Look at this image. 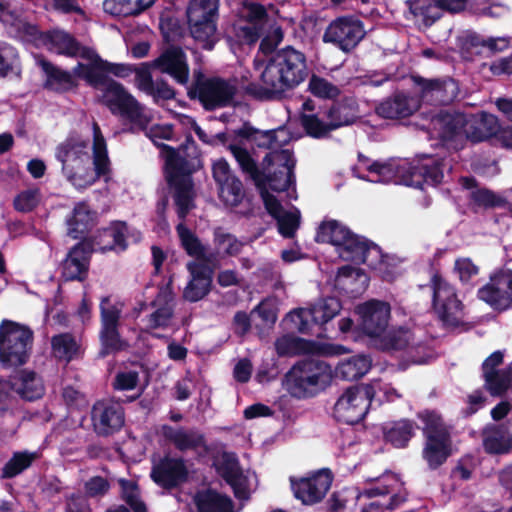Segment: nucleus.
Wrapping results in <instances>:
<instances>
[{"label": "nucleus", "instance_id": "nucleus-1", "mask_svg": "<svg viewBox=\"0 0 512 512\" xmlns=\"http://www.w3.org/2000/svg\"><path fill=\"white\" fill-rule=\"evenodd\" d=\"M56 158L62 163L66 179L76 188L89 187L110 172L106 141L97 123H93L92 146L70 138L58 146Z\"/></svg>", "mask_w": 512, "mask_h": 512}, {"label": "nucleus", "instance_id": "nucleus-2", "mask_svg": "<svg viewBox=\"0 0 512 512\" xmlns=\"http://www.w3.org/2000/svg\"><path fill=\"white\" fill-rule=\"evenodd\" d=\"M308 76L306 56L292 46L276 50L269 58L260 80L250 82L245 91L256 100H280Z\"/></svg>", "mask_w": 512, "mask_h": 512}, {"label": "nucleus", "instance_id": "nucleus-3", "mask_svg": "<svg viewBox=\"0 0 512 512\" xmlns=\"http://www.w3.org/2000/svg\"><path fill=\"white\" fill-rule=\"evenodd\" d=\"M161 148L165 157L164 177L168 186L174 189L177 216L185 221L195 207L192 175L202 167L201 154L192 135H188L178 148L170 145H163Z\"/></svg>", "mask_w": 512, "mask_h": 512}, {"label": "nucleus", "instance_id": "nucleus-4", "mask_svg": "<svg viewBox=\"0 0 512 512\" xmlns=\"http://www.w3.org/2000/svg\"><path fill=\"white\" fill-rule=\"evenodd\" d=\"M317 243L331 244L344 261L376 265L382 258L381 248L373 241L351 231L337 220L323 221L316 232Z\"/></svg>", "mask_w": 512, "mask_h": 512}, {"label": "nucleus", "instance_id": "nucleus-5", "mask_svg": "<svg viewBox=\"0 0 512 512\" xmlns=\"http://www.w3.org/2000/svg\"><path fill=\"white\" fill-rule=\"evenodd\" d=\"M83 53L91 60V64L78 63L74 74L102 92L103 100L112 113L125 116L128 112L126 91L118 82L109 79L108 74L122 77L125 76L127 68L103 61L93 50H84Z\"/></svg>", "mask_w": 512, "mask_h": 512}, {"label": "nucleus", "instance_id": "nucleus-6", "mask_svg": "<svg viewBox=\"0 0 512 512\" xmlns=\"http://www.w3.org/2000/svg\"><path fill=\"white\" fill-rule=\"evenodd\" d=\"M333 370L326 361L306 358L297 361L286 372L283 386L296 399H310L330 386Z\"/></svg>", "mask_w": 512, "mask_h": 512}, {"label": "nucleus", "instance_id": "nucleus-7", "mask_svg": "<svg viewBox=\"0 0 512 512\" xmlns=\"http://www.w3.org/2000/svg\"><path fill=\"white\" fill-rule=\"evenodd\" d=\"M417 418L423 424L421 428L424 438L422 458L429 469L437 470L453 454V426L435 410L420 411L417 413Z\"/></svg>", "mask_w": 512, "mask_h": 512}, {"label": "nucleus", "instance_id": "nucleus-8", "mask_svg": "<svg viewBox=\"0 0 512 512\" xmlns=\"http://www.w3.org/2000/svg\"><path fill=\"white\" fill-rule=\"evenodd\" d=\"M218 8L219 0H190L186 9L190 35L205 50H212L218 41Z\"/></svg>", "mask_w": 512, "mask_h": 512}, {"label": "nucleus", "instance_id": "nucleus-9", "mask_svg": "<svg viewBox=\"0 0 512 512\" xmlns=\"http://www.w3.org/2000/svg\"><path fill=\"white\" fill-rule=\"evenodd\" d=\"M32 331L21 324L4 320L0 324V364L12 368L27 362L31 347Z\"/></svg>", "mask_w": 512, "mask_h": 512}, {"label": "nucleus", "instance_id": "nucleus-10", "mask_svg": "<svg viewBox=\"0 0 512 512\" xmlns=\"http://www.w3.org/2000/svg\"><path fill=\"white\" fill-rule=\"evenodd\" d=\"M257 188H270L275 192L287 191L295 184L294 169L296 160L294 154L289 149H281L267 153L262 161Z\"/></svg>", "mask_w": 512, "mask_h": 512}, {"label": "nucleus", "instance_id": "nucleus-11", "mask_svg": "<svg viewBox=\"0 0 512 512\" xmlns=\"http://www.w3.org/2000/svg\"><path fill=\"white\" fill-rule=\"evenodd\" d=\"M375 396L371 384H356L348 387L336 401L333 417L339 423L356 425L367 415Z\"/></svg>", "mask_w": 512, "mask_h": 512}, {"label": "nucleus", "instance_id": "nucleus-12", "mask_svg": "<svg viewBox=\"0 0 512 512\" xmlns=\"http://www.w3.org/2000/svg\"><path fill=\"white\" fill-rule=\"evenodd\" d=\"M237 87L221 77H209L197 80L188 91L190 99H198L206 111L235 106L234 98Z\"/></svg>", "mask_w": 512, "mask_h": 512}, {"label": "nucleus", "instance_id": "nucleus-13", "mask_svg": "<svg viewBox=\"0 0 512 512\" xmlns=\"http://www.w3.org/2000/svg\"><path fill=\"white\" fill-rule=\"evenodd\" d=\"M363 22L355 16H340L325 29L323 42L331 43L345 53L351 52L365 37Z\"/></svg>", "mask_w": 512, "mask_h": 512}, {"label": "nucleus", "instance_id": "nucleus-14", "mask_svg": "<svg viewBox=\"0 0 512 512\" xmlns=\"http://www.w3.org/2000/svg\"><path fill=\"white\" fill-rule=\"evenodd\" d=\"M358 316V329L373 341L388 328L391 319V306L379 299H369L355 306Z\"/></svg>", "mask_w": 512, "mask_h": 512}, {"label": "nucleus", "instance_id": "nucleus-15", "mask_svg": "<svg viewBox=\"0 0 512 512\" xmlns=\"http://www.w3.org/2000/svg\"><path fill=\"white\" fill-rule=\"evenodd\" d=\"M431 282L434 309L443 322L457 326L462 317L463 304L458 299L455 288L438 273L432 276Z\"/></svg>", "mask_w": 512, "mask_h": 512}, {"label": "nucleus", "instance_id": "nucleus-16", "mask_svg": "<svg viewBox=\"0 0 512 512\" xmlns=\"http://www.w3.org/2000/svg\"><path fill=\"white\" fill-rule=\"evenodd\" d=\"M467 114L458 111H441L434 119L438 138L444 146L455 151L467 142Z\"/></svg>", "mask_w": 512, "mask_h": 512}, {"label": "nucleus", "instance_id": "nucleus-17", "mask_svg": "<svg viewBox=\"0 0 512 512\" xmlns=\"http://www.w3.org/2000/svg\"><path fill=\"white\" fill-rule=\"evenodd\" d=\"M412 81L419 89L421 100L434 106L451 104L460 91L458 82L449 76L428 79L414 75Z\"/></svg>", "mask_w": 512, "mask_h": 512}, {"label": "nucleus", "instance_id": "nucleus-18", "mask_svg": "<svg viewBox=\"0 0 512 512\" xmlns=\"http://www.w3.org/2000/svg\"><path fill=\"white\" fill-rule=\"evenodd\" d=\"M478 299L493 310L503 312L512 307V270H500L490 276L487 284L477 291Z\"/></svg>", "mask_w": 512, "mask_h": 512}, {"label": "nucleus", "instance_id": "nucleus-19", "mask_svg": "<svg viewBox=\"0 0 512 512\" xmlns=\"http://www.w3.org/2000/svg\"><path fill=\"white\" fill-rule=\"evenodd\" d=\"M150 478L160 488L170 491L188 481L189 471L183 458L164 455L153 463Z\"/></svg>", "mask_w": 512, "mask_h": 512}, {"label": "nucleus", "instance_id": "nucleus-20", "mask_svg": "<svg viewBox=\"0 0 512 512\" xmlns=\"http://www.w3.org/2000/svg\"><path fill=\"white\" fill-rule=\"evenodd\" d=\"M446 161L441 157H424L408 167L403 175L406 185L423 189L424 185L436 186L444 178Z\"/></svg>", "mask_w": 512, "mask_h": 512}, {"label": "nucleus", "instance_id": "nucleus-21", "mask_svg": "<svg viewBox=\"0 0 512 512\" xmlns=\"http://www.w3.org/2000/svg\"><path fill=\"white\" fill-rule=\"evenodd\" d=\"M294 497L304 505L320 502L331 487L332 477L329 471H320L311 477L290 478Z\"/></svg>", "mask_w": 512, "mask_h": 512}, {"label": "nucleus", "instance_id": "nucleus-22", "mask_svg": "<svg viewBox=\"0 0 512 512\" xmlns=\"http://www.w3.org/2000/svg\"><path fill=\"white\" fill-rule=\"evenodd\" d=\"M123 305L118 303L111 297H105L101 300V318L102 330L100 334L103 353H113L124 347V342L119 339L117 332V324Z\"/></svg>", "mask_w": 512, "mask_h": 512}, {"label": "nucleus", "instance_id": "nucleus-23", "mask_svg": "<svg viewBox=\"0 0 512 512\" xmlns=\"http://www.w3.org/2000/svg\"><path fill=\"white\" fill-rule=\"evenodd\" d=\"M92 424L99 435L119 431L125 424V409L117 402H97L92 409Z\"/></svg>", "mask_w": 512, "mask_h": 512}, {"label": "nucleus", "instance_id": "nucleus-24", "mask_svg": "<svg viewBox=\"0 0 512 512\" xmlns=\"http://www.w3.org/2000/svg\"><path fill=\"white\" fill-rule=\"evenodd\" d=\"M482 447L488 455H505L512 450V417L489 424L481 432Z\"/></svg>", "mask_w": 512, "mask_h": 512}, {"label": "nucleus", "instance_id": "nucleus-25", "mask_svg": "<svg viewBox=\"0 0 512 512\" xmlns=\"http://www.w3.org/2000/svg\"><path fill=\"white\" fill-rule=\"evenodd\" d=\"M153 66L162 73L173 77L177 83L185 85L189 79L186 54L180 46H170L153 61Z\"/></svg>", "mask_w": 512, "mask_h": 512}, {"label": "nucleus", "instance_id": "nucleus-26", "mask_svg": "<svg viewBox=\"0 0 512 512\" xmlns=\"http://www.w3.org/2000/svg\"><path fill=\"white\" fill-rule=\"evenodd\" d=\"M323 116L330 121L334 129L352 125L359 118V104L355 96L344 95L332 100L325 108Z\"/></svg>", "mask_w": 512, "mask_h": 512}, {"label": "nucleus", "instance_id": "nucleus-27", "mask_svg": "<svg viewBox=\"0 0 512 512\" xmlns=\"http://www.w3.org/2000/svg\"><path fill=\"white\" fill-rule=\"evenodd\" d=\"M89 257L87 245L80 243L73 247L62 263V276L66 280H84L88 273Z\"/></svg>", "mask_w": 512, "mask_h": 512}, {"label": "nucleus", "instance_id": "nucleus-28", "mask_svg": "<svg viewBox=\"0 0 512 512\" xmlns=\"http://www.w3.org/2000/svg\"><path fill=\"white\" fill-rule=\"evenodd\" d=\"M162 434L165 440L172 443L174 447L181 452L196 450L198 448H207L204 434L194 429H176L172 426L164 425L162 427Z\"/></svg>", "mask_w": 512, "mask_h": 512}, {"label": "nucleus", "instance_id": "nucleus-29", "mask_svg": "<svg viewBox=\"0 0 512 512\" xmlns=\"http://www.w3.org/2000/svg\"><path fill=\"white\" fill-rule=\"evenodd\" d=\"M418 428L416 422L411 419L390 421L382 426L383 439L395 448H406Z\"/></svg>", "mask_w": 512, "mask_h": 512}, {"label": "nucleus", "instance_id": "nucleus-30", "mask_svg": "<svg viewBox=\"0 0 512 512\" xmlns=\"http://www.w3.org/2000/svg\"><path fill=\"white\" fill-rule=\"evenodd\" d=\"M467 141L480 143L492 139L499 128L498 118L482 112L479 116L467 115Z\"/></svg>", "mask_w": 512, "mask_h": 512}, {"label": "nucleus", "instance_id": "nucleus-31", "mask_svg": "<svg viewBox=\"0 0 512 512\" xmlns=\"http://www.w3.org/2000/svg\"><path fill=\"white\" fill-rule=\"evenodd\" d=\"M13 391L22 399L33 401L44 394L42 379L33 371L22 370L9 379Z\"/></svg>", "mask_w": 512, "mask_h": 512}, {"label": "nucleus", "instance_id": "nucleus-32", "mask_svg": "<svg viewBox=\"0 0 512 512\" xmlns=\"http://www.w3.org/2000/svg\"><path fill=\"white\" fill-rule=\"evenodd\" d=\"M416 110L412 99L403 92H396L376 106V113L384 119H402Z\"/></svg>", "mask_w": 512, "mask_h": 512}, {"label": "nucleus", "instance_id": "nucleus-33", "mask_svg": "<svg viewBox=\"0 0 512 512\" xmlns=\"http://www.w3.org/2000/svg\"><path fill=\"white\" fill-rule=\"evenodd\" d=\"M222 477L233 490L234 496L240 501H246L250 498V491L246 479L238 468L237 459L225 453L221 466Z\"/></svg>", "mask_w": 512, "mask_h": 512}, {"label": "nucleus", "instance_id": "nucleus-34", "mask_svg": "<svg viewBox=\"0 0 512 512\" xmlns=\"http://www.w3.org/2000/svg\"><path fill=\"white\" fill-rule=\"evenodd\" d=\"M274 346L279 357L314 354L318 349L317 342L292 334H285L277 338Z\"/></svg>", "mask_w": 512, "mask_h": 512}, {"label": "nucleus", "instance_id": "nucleus-35", "mask_svg": "<svg viewBox=\"0 0 512 512\" xmlns=\"http://www.w3.org/2000/svg\"><path fill=\"white\" fill-rule=\"evenodd\" d=\"M46 45L49 50L55 53L80 57L86 61V63L82 62L83 64H91V60L83 53L84 50L90 49L80 47L73 37L64 31L55 30L50 32L46 36Z\"/></svg>", "mask_w": 512, "mask_h": 512}, {"label": "nucleus", "instance_id": "nucleus-36", "mask_svg": "<svg viewBox=\"0 0 512 512\" xmlns=\"http://www.w3.org/2000/svg\"><path fill=\"white\" fill-rule=\"evenodd\" d=\"M468 205L472 212L489 211L505 208L508 200L503 195L486 187L470 191Z\"/></svg>", "mask_w": 512, "mask_h": 512}, {"label": "nucleus", "instance_id": "nucleus-37", "mask_svg": "<svg viewBox=\"0 0 512 512\" xmlns=\"http://www.w3.org/2000/svg\"><path fill=\"white\" fill-rule=\"evenodd\" d=\"M194 503L198 512H232L233 509L231 498L212 488L198 491Z\"/></svg>", "mask_w": 512, "mask_h": 512}, {"label": "nucleus", "instance_id": "nucleus-38", "mask_svg": "<svg viewBox=\"0 0 512 512\" xmlns=\"http://www.w3.org/2000/svg\"><path fill=\"white\" fill-rule=\"evenodd\" d=\"M373 342L383 352L401 351L413 342V332L409 328L400 326L389 331L386 330Z\"/></svg>", "mask_w": 512, "mask_h": 512}, {"label": "nucleus", "instance_id": "nucleus-39", "mask_svg": "<svg viewBox=\"0 0 512 512\" xmlns=\"http://www.w3.org/2000/svg\"><path fill=\"white\" fill-rule=\"evenodd\" d=\"M175 229L180 241V245L188 256L194 257L197 260H202L204 262L212 261V258H214V253H206V248L202 244L199 237L185 225L184 221H181L175 227Z\"/></svg>", "mask_w": 512, "mask_h": 512}, {"label": "nucleus", "instance_id": "nucleus-40", "mask_svg": "<svg viewBox=\"0 0 512 512\" xmlns=\"http://www.w3.org/2000/svg\"><path fill=\"white\" fill-rule=\"evenodd\" d=\"M371 357L365 354L351 356L341 361L336 367V376L346 380L354 381L363 377L371 369Z\"/></svg>", "mask_w": 512, "mask_h": 512}, {"label": "nucleus", "instance_id": "nucleus-41", "mask_svg": "<svg viewBox=\"0 0 512 512\" xmlns=\"http://www.w3.org/2000/svg\"><path fill=\"white\" fill-rule=\"evenodd\" d=\"M213 244L215 247L214 257H237L246 245L239 240L236 235L225 231L222 227H216L213 230Z\"/></svg>", "mask_w": 512, "mask_h": 512}, {"label": "nucleus", "instance_id": "nucleus-42", "mask_svg": "<svg viewBox=\"0 0 512 512\" xmlns=\"http://www.w3.org/2000/svg\"><path fill=\"white\" fill-rule=\"evenodd\" d=\"M94 220L95 216L86 204H77L67 218L68 234L74 239L82 237L94 225Z\"/></svg>", "mask_w": 512, "mask_h": 512}, {"label": "nucleus", "instance_id": "nucleus-43", "mask_svg": "<svg viewBox=\"0 0 512 512\" xmlns=\"http://www.w3.org/2000/svg\"><path fill=\"white\" fill-rule=\"evenodd\" d=\"M407 4L416 21L421 22L426 28L431 27L443 16L434 0H409Z\"/></svg>", "mask_w": 512, "mask_h": 512}, {"label": "nucleus", "instance_id": "nucleus-44", "mask_svg": "<svg viewBox=\"0 0 512 512\" xmlns=\"http://www.w3.org/2000/svg\"><path fill=\"white\" fill-rule=\"evenodd\" d=\"M299 121L306 135L314 139L329 138L331 133L335 131L330 121L325 122L317 113H301Z\"/></svg>", "mask_w": 512, "mask_h": 512}, {"label": "nucleus", "instance_id": "nucleus-45", "mask_svg": "<svg viewBox=\"0 0 512 512\" xmlns=\"http://www.w3.org/2000/svg\"><path fill=\"white\" fill-rule=\"evenodd\" d=\"M342 306L335 297H328L310 308V316L313 324L324 326L339 314Z\"/></svg>", "mask_w": 512, "mask_h": 512}, {"label": "nucleus", "instance_id": "nucleus-46", "mask_svg": "<svg viewBox=\"0 0 512 512\" xmlns=\"http://www.w3.org/2000/svg\"><path fill=\"white\" fill-rule=\"evenodd\" d=\"M39 64L46 74L45 85L47 88L54 91H65L73 87L74 79L70 73L54 67L45 60H40Z\"/></svg>", "mask_w": 512, "mask_h": 512}, {"label": "nucleus", "instance_id": "nucleus-47", "mask_svg": "<svg viewBox=\"0 0 512 512\" xmlns=\"http://www.w3.org/2000/svg\"><path fill=\"white\" fill-rule=\"evenodd\" d=\"M52 352L60 360L70 361L80 353V345L70 334H59L52 338Z\"/></svg>", "mask_w": 512, "mask_h": 512}, {"label": "nucleus", "instance_id": "nucleus-48", "mask_svg": "<svg viewBox=\"0 0 512 512\" xmlns=\"http://www.w3.org/2000/svg\"><path fill=\"white\" fill-rule=\"evenodd\" d=\"M21 72L17 50L6 42L0 41V76H18Z\"/></svg>", "mask_w": 512, "mask_h": 512}, {"label": "nucleus", "instance_id": "nucleus-49", "mask_svg": "<svg viewBox=\"0 0 512 512\" xmlns=\"http://www.w3.org/2000/svg\"><path fill=\"white\" fill-rule=\"evenodd\" d=\"M126 231L127 227L125 223L104 230L103 233L100 235V241L98 243L99 250L103 252L107 250L124 251L126 248Z\"/></svg>", "mask_w": 512, "mask_h": 512}, {"label": "nucleus", "instance_id": "nucleus-50", "mask_svg": "<svg viewBox=\"0 0 512 512\" xmlns=\"http://www.w3.org/2000/svg\"><path fill=\"white\" fill-rule=\"evenodd\" d=\"M227 148L232 153L241 170L248 174L254 183H258L261 169H259L248 150L236 144H229Z\"/></svg>", "mask_w": 512, "mask_h": 512}, {"label": "nucleus", "instance_id": "nucleus-51", "mask_svg": "<svg viewBox=\"0 0 512 512\" xmlns=\"http://www.w3.org/2000/svg\"><path fill=\"white\" fill-rule=\"evenodd\" d=\"M219 198L226 206L237 207L245 196L243 184L236 176L218 185Z\"/></svg>", "mask_w": 512, "mask_h": 512}, {"label": "nucleus", "instance_id": "nucleus-52", "mask_svg": "<svg viewBox=\"0 0 512 512\" xmlns=\"http://www.w3.org/2000/svg\"><path fill=\"white\" fill-rule=\"evenodd\" d=\"M37 458L34 452H15L2 469V478H13L31 466Z\"/></svg>", "mask_w": 512, "mask_h": 512}, {"label": "nucleus", "instance_id": "nucleus-53", "mask_svg": "<svg viewBox=\"0 0 512 512\" xmlns=\"http://www.w3.org/2000/svg\"><path fill=\"white\" fill-rule=\"evenodd\" d=\"M308 90L313 96L328 100L338 98L341 94V90L338 86L316 74H312L310 77Z\"/></svg>", "mask_w": 512, "mask_h": 512}, {"label": "nucleus", "instance_id": "nucleus-54", "mask_svg": "<svg viewBox=\"0 0 512 512\" xmlns=\"http://www.w3.org/2000/svg\"><path fill=\"white\" fill-rule=\"evenodd\" d=\"M0 21L6 26H10L15 32L27 33L33 35L35 28L28 25L24 20L21 19V15L9 8V5L0 2Z\"/></svg>", "mask_w": 512, "mask_h": 512}, {"label": "nucleus", "instance_id": "nucleus-55", "mask_svg": "<svg viewBox=\"0 0 512 512\" xmlns=\"http://www.w3.org/2000/svg\"><path fill=\"white\" fill-rule=\"evenodd\" d=\"M485 387L492 396L504 395L510 387L511 378L507 370L489 373L484 377Z\"/></svg>", "mask_w": 512, "mask_h": 512}, {"label": "nucleus", "instance_id": "nucleus-56", "mask_svg": "<svg viewBox=\"0 0 512 512\" xmlns=\"http://www.w3.org/2000/svg\"><path fill=\"white\" fill-rule=\"evenodd\" d=\"M243 8L246 10L245 20L252 25L263 27L269 19L265 6L260 3L244 1Z\"/></svg>", "mask_w": 512, "mask_h": 512}, {"label": "nucleus", "instance_id": "nucleus-57", "mask_svg": "<svg viewBox=\"0 0 512 512\" xmlns=\"http://www.w3.org/2000/svg\"><path fill=\"white\" fill-rule=\"evenodd\" d=\"M212 280L201 281L191 279L184 290V298L190 302H197L209 294Z\"/></svg>", "mask_w": 512, "mask_h": 512}, {"label": "nucleus", "instance_id": "nucleus-58", "mask_svg": "<svg viewBox=\"0 0 512 512\" xmlns=\"http://www.w3.org/2000/svg\"><path fill=\"white\" fill-rule=\"evenodd\" d=\"M277 221L278 232L284 238H293L300 225V216L296 213L285 212L281 214Z\"/></svg>", "mask_w": 512, "mask_h": 512}, {"label": "nucleus", "instance_id": "nucleus-59", "mask_svg": "<svg viewBox=\"0 0 512 512\" xmlns=\"http://www.w3.org/2000/svg\"><path fill=\"white\" fill-rule=\"evenodd\" d=\"M13 391L9 380L0 381V415L4 416L13 413L17 408L18 401L11 393Z\"/></svg>", "mask_w": 512, "mask_h": 512}, {"label": "nucleus", "instance_id": "nucleus-60", "mask_svg": "<svg viewBox=\"0 0 512 512\" xmlns=\"http://www.w3.org/2000/svg\"><path fill=\"white\" fill-rule=\"evenodd\" d=\"M147 135L154 143V145L160 150V157L165 161V157L163 156L164 154L161 146L166 144L163 142H159V140H171L173 138V125H153L150 127Z\"/></svg>", "mask_w": 512, "mask_h": 512}, {"label": "nucleus", "instance_id": "nucleus-61", "mask_svg": "<svg viewBox=\"0 0 512 512\" xmlns=\"http://www.w3.org/2000/svg\"><path fill=\"white\" fill-rule=\"evenodd\" d=\"M41 196L38 189H29L21 192L14 200V206L18 211L29 212L40 202Z\"/></svg>", "mask_w": 512, "mask_h": 512}, {"label": "nucleus", "instance_id": "nucleus-62", "mask_svg": "<svg viewBox=\"0 0 512 512\" xmlns=\"http://www.w3.org/2000/svg\"><path fill=\"white\" fill-rule=\"evenodd\" d=\"M454 269L463 284L469 283L472 277L479 273V267L468 257L457 258Z\"/></svg>", "mask_w": 512, "mask_h": 512}, {"label": "nucleus", "instance_id": "nucleus-63", "mask_svg": "<svg viewBox=\"0 0 512 512\" xmlns=\"http://www.w3.org/2000/svg\"><path fill=\"white\" fill-rule=\"evenodd\" d=\"M294 328L301 334H311L310 309L298 308L288 314Z\"/></svg>", "mask_w": 512, "mask_h": 512}, {"label": "nucleus", "instance_id": "nucleus-64", "mask_svg": "<svg viewBox=\"0 0 512 512\" xmlns=\"http://www.w3.org/2000/svg\"><path fill=\"white\" fill-rule=\"evenodd\" d=\"M159 28L163 38L169 42L180 38L183 34V28L179 20L175 17H165L160 19Z\"/></svg>", "mask_w": 512, "mask_h": 512}]
</instances>
